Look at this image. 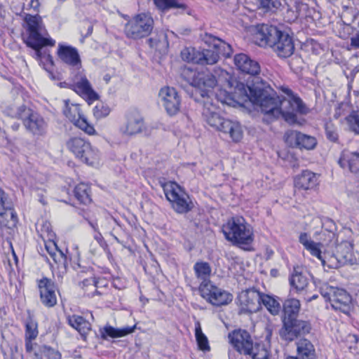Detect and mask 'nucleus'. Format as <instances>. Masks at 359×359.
Returning a JSON list of instances; mask_svg holds the SVG:
<instances>
[{
	"instance_id": "40",
	"label": "nucleus",
	"mask_w": 359,
	"mask_h": 359,
	"mask_svg": "<svg viewBox=\"0 0 359 359\" xmlns=\"http://www.w3.org/2000/svg\"><path fill=\"white\" fill-rule=\"evenodd\" d=\"M256 1L258 4V8L263 10L264 13H274L282 6L280 0H256Z\"/></svg>"
},
{
	"instance_id": "51",
	"label": "nucleus",
	"mask_w": 359,
	"mask_h": 359,
	"mask_svg": "<svg viewBox=\"0 0 359 359\" xmlns=\"http://www.w3.org/2000/svg\"><path fill=\"white\" fill-rule=\"evenodd\" d=\"M93 112L96 118H100L107 116L109 113V109L108 107H106L102 104L96 105L94 108Z\"/></svg>"
},
{
	"instance_id": "54",
	"label": "nucleus",
	"mask_w": 359,
	"mask_h": 359,
	"mask_svg": "<svg viewBox=\"0 0 359 359\" xmlns=\"http://www.w3.org/2000/svg\"><path fill=\"white\" fill-rule=\"evenodd\" d=\"M298 13L297 11H292L290 9H287V16L288 21H294L298 18Z\"/></svg>"
},
{
	"instance_id": "43",
	"label": "nucleus",
	"mask_w": 359,
	"mask_h": 359,
	"mask_svg": "<svg viewBox=\"0 0 359 359\" xmlns=\"http://www.w3.org/2000/svg\"><path fill=\"white\" fill-rule=\"evenodd\" d=\"M213 46L218 52V55L220 53L226 57H229L232 53L231 46L219 39L213 38Z\"/></svg>"
},
{
	"instance_id": "49",
	"label": "nucleus",
	"mask_w": 359,
	"mask_h": 359,
	"mask_svg": "<svg viewBox=\"0 0 359 359\" xmlns=\"http://www.w3.org/2000/svg\"><path fill=\"white\" fill-rule=\"evenodd\" d=\"M234 65L241 72H247V55L243 53L236 55Z\"/></svg>"
},
{
	"instance_id": "12",
	"label": "nucleus",
	"mask_w": 359,
	"mask_h": 359,
	"mask_svg": "<svg viewBox=\"0 0 359 359\" xmlns=\"http://www.w3.org/2000/svg\"><path fill=\"white\" fill-rule=\"evenodd\" d=\"M262 304L272 315L280 312V304L276 299L255 287L248 288V312L259 311Z\"/></svg>"
},
{
	"instance_id": "15",
	"label": "nucleus",
	"mask_w": 359,
	"mask_h": 359,
	"mask_svg": "<svg viewBox=\"0 0 359 359\" xmlns=\"http://www.w3.org/2000/svg\"><path fill=\"white\" fill-rule=\"evenodd\" d=\"M70 88L79 96L86 100L88 104L95 102L99 98L98 94L93 88L90 82L82 72H79L74 76Z\"/></svg>"
},
{
	"instance_id": "48",
	"label": "nucleus",
	"mask_w": 359,
	"mask_h": 359,
	"mask_svg": "<svg viewBox=\"0 0 359 359\" xmlns=\"http://www.w3.org/2000/svg\"><path fill=\"white\" fill-rule=\"evenodd\" d=\"M346 119L351 130L359 134V111H353Z\"/></svg>"
},
{
	"instance_id": "32",
	"label": "nucleus",
	"mask_w": 359,
	"mask_h": 359,
	"mask_svg": "<svg viewBox=\"0 0 359 359\" xmlns=\"http://www.w3.org/2000/svg\"><path fill=\"white\" fill-rule=\"evenodd\" d=\"M300 302L295 298H288L283 304V320L296 318L300 311Z\"/></svg>"
},
{
	"instance_id": "18",
	"label": "nucleus",
	"mask_w": 359,
	"mask_h": 359,
	"mask_svg": "<svg viewBox=\"0 0 359 359\" xmlns=\"http://www.w3.org/2000/svg\"><path fill=\"white\" fill-rule=\"evenodd\" d=\"M40 299L47 307H53L57 303L56 286L49 278H43L38 280Z\"/></svg>"
},
{
	"instance_id": "8",
	"label": "nucleus",
	"mask_w": 359,
	"mask_h": 359,
	"mask_svg": "<svg viewBox=\"0 0 359 359\" xmlns=\"http://www.w3.org/2000/svg\"><path fill=\"white\" fill-rule=\"evenodd\" d=\"M320 292L326 301L330 302L331 306L334 310L344 313L349 312L351 297L345 290L334 287L324 283L320 286Z\"/></svg>"
},
{
	"instance_id": "57",
	"label": "nucleus",
	"mask_w": 359,
	"mask_h": 359,
	"mask_svg": "<svg viewBox=\"0 0 359 359\" xmlns=\"http://www.w3.org/2000/svg\"><path fill=\"white\" fill-rule=\"evenodd\" d=\"M327 137L332 141L334 142L337 139V135L334 132L327 130Z\"/></svg>"
},
{
	"instance_id": "30",
	"label": "nucleus",
	"mask_w": 359,
	"mask_h": 359,
	"mask_svg": "<svg viewBox=\"0 0 359 359\" xmlns=\"http://www.w3.org/2000/svg\"><path fill=\"white\" fill-rule=\"evenodd\" d=\"M231 344L241 354L247 355V332L245 330H235L229 334Z\"/></svg>"
},
{
	"instance_id": "52",
	"label": "nucleus",
	"mask_w": 359,
	"mask_h": 359,
	"mask_svg": "<svg viewBox=\"0 0 359 359\" xmlns=\"http://www.w3.org/2000/svg\"><path fill=\"white\" fill-rule=\"evenodd\" d=\"M6 200V196L4 191L0 188V212L10 207L6 206L5 202Z\"/></svg>"
},
{
	"instance_id": "22",
	"label": "nucleus",
	"mask_w": 359,
	"mask_h": 359,
	"mask_svg": "<svg viewBox=\"0 0 359 359\" xmlns=\"http://www.w3.org/2000/svg\"><path fill=\"white\" fill-rule=\"evenodd\" d=\"M335 252L340 265L355 264L357 257L353 252V245L348 241H343L335 246Z\"/></svg>"
},
{
	"instance_id": "47",
	"label": "nucleus",
	"mask_w": 359,
	"mask_h": 359,
	"mask_svg": "<svg viewBox=\"0 0 359 359\" xmlns=\"http://www.w3.org/2000/svg\"><path fill=\"white\" fill-rule=\"evenodd\" d=\"M25 339H35L39 334L37 323L33 320L26 323Z\"/></svg>"
},
{
	"instance_id": "42",
	"label": "nucleus",
	"mask_w": 359,
	"mask_h": 359,
	"mask_svg": "<svg viewBox=\"0 0 359 359\" xmlns=\"http://www.w3.org/2000/svg\"><path fill=\"white\" fill-rule=\"evenodd\" d=\"M156 6L161 11L179 8L184 9L186 6L180 0H154Z\"/></svg>"
},
{
	"instance_id": "26",
	"label": "nucleus",
	"mask_w": 359,
	"mask_h": 359,
	"mask_svg": "<svg viewBox=\"0 0 359 359\" xmlns=\"http://www.w3.org/2000/svg\"><path fill=\"white\" fill-rule=\"evenodd\" d=\"M135 329L136 325L117 328L107 325L100 329V333L102 339L107 340L109 338L114 339L126 337L133 333Z\"/></svg>"
},
{
	"instance_id": "35",
	"label": "nucleus",
	"mask_w": 359,
	"mask_h": 359,
	"mask_svg": "<svg viewBox=\"0 0 359 359\" xmlns=\"http://www.w3.org/2000/svg\"><path fill=\"white\" fill-rule=\"evenodd\" d=\"M88 142V141L83 138L74 137L67 141L66 146L68 150L78 158L79 156H82V155H81L82 150L85 149Z\"/></svg>"
},
{
	"instance_id": "24",
	"label": "nucleus",
	"mask_w": 359,
	"mask_h": 359,
	"mask_svg": "<svg viewBox=\"0 0 359 359\" xmlns=\"http://www.w3.org/2000/svg\"><path fill=\"white\" fill-rule=\"evenodd\" d=\"M49 224L43 225V228L46 229L47 236L48 237V241H44L46 250L55 263L62 262L65 260V255L62 250L58 249L55 242L53 240L54 233L49 230Z\"/></svg>"
},
{
	"instance_id": "11",
	"label": "nucleus",
	"mask_w": 359,
	"mask_h": 359,
	"mask_svg": "<svg viewBox=\"0 0 359 359\" xmlns=\"http://www.w3.org/2000/svg\"><path fill=\"white\" fill-rule=\"evenodd\" d=\"M276 27L266 24L248 26V35L253 43L259 46L272 47L280 34Z\"/></svg>"
},
{
	"instance_id": "44",
	"label": "nucleus",
	"mask_w": 359,
	"mask_h": 359,
	"mask_svg": "<svg viewBox=\"0 0 359 359\" xmlns=\"http://www.w3.org/2000/svg\"><path fill=\"white\" fill-rule=\"evenodd\" d=\"M195 336L198 347L202 351H209L210 346L206 336L203 333L200 324L198 323L195 328Z\"/></svg>"
},
{
	"instance_id": "21",
	"label": "nucleus",
	"mask_w": 359,
	"mask_h": 359,
	"mask_svg": "<svg viewBox=\"0 0 359 359\" xmlns=\"http://www.w3.org/2000/svg\"><path fill=\"white\" fill-rule=\"evenodd\" d=\"M57 55L60 60L67 65L76 69L81 67V60L76 48L59 43Z\"/></svg>"
},
{
	"instance_id": "19",
	"label": "nucleus",
	"mask_w": 359,
	"mask_h": 359,
	"mask_svg": "<svg viewBox=\"0 0 359 359\" xmlns=\"http://www.w3.org/2000/svg\"><path fill=\"white\" fill-rule=\"evenodd\" d=\"M143 117L137 110H130L126 114V122L121 128V132L126 135H134L144 129Z\"/></svg>"
},
{
	"instance_id": "31",
	"label": "nucleus",
	"mask_w": 359,
	"mask_h": 359,
	"mask_svg": "<svg viewBox=\"0 0 359 359\" xmlns=\"http://www.w3.org/2000/svg\"><path fill=\"white\" fill-rule=\"evenodd\" d=\"M67 321L69 325L76 330L83 337L86 336L91 329L90 323L81 316H69Z\"/></svg>"
},
{
	"instance_id": "1",
	"label": "nucleus",
	"mask_w": 359,
	"mask_h": 359,
	"mask_svg": "<svg viewBox=\"0 0 359 359\" xmlns=\"http://www.w3.org/2000/svg\"><path fill=\"white\" fill-rule=\"evenodd\" d=\"M261 66L248 57V101L263 114V121L271 123L283 117L287 122L296 121L297 113L306 114V107L302 99L287 86H281L279 90L287 97L279 96L261 77Z\"/></svg>"
},
{
	"instance_id": "45",
	"label": "nucleus",
	"mask_w": 359,
	"mask_h": 359,
	"mask_svg": "<svg viewBox=\"0 0 359 359\" xmlns=\"http://www.w3.org/2000/svg\"><path fill=\"white\" fill-rule=\"evenodd\" d=\"M199 50L192 47L184 48L181 51L182 59L188 62L198 63V53Z\"/></svg>"
},
{
	"instance_id": "27",
	"label": "nucleus",
	"mask_w": 359,
	"mask_h": 359,
	"mask_svg": "<svg viewBox=\"0 0 359 359\" xmlns=\"http://www.w3.org/2000/svg\"><path fill=\"white\" fill-rule=\"evenodd\" d=\"M339 165L353 173L359 172V152H343L339 160Z\"/></svg>"
},
{
	"instance_id": "10",
	"label": "nucleus",
	"mask_w": 359,
	"mask_h": 359,
	"mask_svg": "<svg viewBox=\"0 0 359 359\" xmlns=\"http://www.w3.org/2000/svg\"><path fill=\"white\" fill-rule=\"evenodd\" d=\"M166 198L179 213L187 212L191 209L189 196L174 182H168L163 185Z\"/></svg>"
},
{
	"instance_id": "20",
	"label": "nucleus",
	"mask_w": 359,
	"mask_h": 359,
	"mask_svg": "<svg viewBox=\"0 0 359 359\" xmlns=\"http://www.w3.org/2000/svg\"><path fill=\"white\" fill-rule=\"evenodd\" d=\"M272 48L280 57H288L294 51V44L292 37L285 32H280Z\"/></svg>"
},
{
	"instance_id": "33",
	"label": "nucleus",
	"mask_w": 359,
	"mask_h": 359,
	"mask_svg": "<svg viewBox=\"0 0 359 359\" xmlns=\"http://www.w3.org/2000/svg\"><path fill=\"white\" fill-rule=\"evenodd\" d=\"M298 359H316V353L313 345L306 339H300L297 342Z\"/></svg>"
},
{
	"instance_id": "61",
	"label": "nucleus",
	"mask_w": 359,
	"mask_h": 359,
	"mask_svg": "<svg viewBox=\"0 0 359 359\" xmlns=\"http://www.w3.org/2000/svg\"><path fill=\"white\" fill-rule=\"evenodd\" d=\"M316 298H318V295L317 294H313L311 297L306 298V301L309 302H311L313 299H316Z\"/></svg>"
},
{
	"instance_id": "13",
	"label": "nucleus",
	"mask_w": 359,
	"mask_h": 359,
	"mask_svg": "<svg viewBox=\"0 0 359 359\" xmlns=\"http://www.w3.org/2000/svg\"><path fill=\"white\" fill-rule=\"evenodd\" d=\"M63 113L74 126L86 134L89 135L96 134V130L93 126L90 124L86 117L81 114V108L79 104L69 103V100H65Z\"/></svg>"
},
{
	"instance_id": "3",
	"label": "nucleus",
	"mask_w": 359,
	"mask_h": 359,
	"mask_svg": "<svg viewBox=\"0 0 359 359\" xmlns=\"http://www.w3.org/2000/svg\"><path fill=\"white\" fill-rule=\"evenodd\" d=\"M22 27L25 29L23 40L27 46L34 50L35 58L37 60L45 59L53 63L51 55L41 51L43 47L55 44V41L50 37L41 17L37 14H25Z\"/></svg>"
},
{
	"instance_id": "39",
	"label": "nucleus",
	"mask_w": 359,
	"mask_h": 359,
	"mask_svg": "<svg viewBox=\"0 0 359 359\" xmlns=\"http://www.w3.org/2000/svg\"><path fill=\"white\" fill-rule=\"evenodd\" d=\"M74 195L81 203L88 204L91 201L90 187L85 183H80L75 187Z\"/></svg>"
},
{
	"instance_id": "6",
	"label": "nucleus",
	"mask_w": 359,
	"mask_h": 359,
	"mask_svg": "<svg viewBox=\"0 0 359 359\" xmlns=\"http://www.w3.org/2000/svg\"><path fill=\"white\" fill-rule=\"evenodd\" d=\"M154 21L149 13H141L132 17L124 26L127 38L137 40L148 36L154 29Z\"/></svg>"
},
{
	"instance_id": "55",
	"label": "nucleus",
	"mask_w": 359,
	"mask_h": 359,
	"mask_svg": "<svg viewBox=\"0 0 359 359\" xmlns=\"http://www.w3.org/2000/svg\"><path fill=\"white\" fill-rule=\"evenodd\" d=\"M94 239L97 241V243L103 246L104 245V238L102 235L99 232H95V235L93 236Z\"/></svg>"
},
{
	"instance_id": "37",
	"label": "nucleus",
	"mask_w": 359,
	"mask_h": 359,
	"mask_svg": "<svg viewBox=\"0 0 359 359\" xmlns=\"http://www.w3.org/2000/svg\"><path fill=\"white\" fill-rule=\"evenodd\" d=\"M219 60L218 52L216 50L206 49L199 50L198 61L199 65H214Z\"/></svg>"
},
{
	"instance_id": "36",
	"label": "nucleus",
	"mask_w": 359,
	"mask_h": 359,
	"mask_svg": "<svg viewBox=\"0 0 359 359\" xmlns=\"http://www.w3.org/2000/svg\"><path fill=\"white\" fill-rule=\"evenodd\" d=\"M292 135L294 136L297 144L301 148L308 150L313 149L317 144L316 138L312 136L297 131L294 132Z\"/></svg>"
},
{
	"instance_id": "50",
	"label": "nucleus",
	"mask_w": 359,
	"mask_h": 359,
	"mask_svg": "<svg viewBox=\"0 0 359 359\" xmlns=\"http://www.w3.org/2000/svg\"><path fill=\"white\" fill-rule=\"evenodd\" d=\"M237 305L240 307L239 313L247 312V290H242L236 299Z\"/></svg>"
},
{
	"instance_id": "34",
	"label": "nucleus",
	"mask_w": 359,
	"mask_h": 359,
	"mask_svg": "<svg viewBox=\"0 0 359 359\" xmlns=\"http://www.w3.org/2000/svg\"><path fill=\"white\" fill-rule=\"evenodd\" d=\"M196 277L201 280L202 284H211L209 278L211 274V267L208 262H198L194 266Z\"/></svg>"
},
{
	"instance_id": "5",
	"label": "nucleus",
	"mask_w": 359,
	"mask_h": 359,
	"mask_svg": "<svg viewBox=\"0 0 359 359\" xmlns=\"http://www.w3.org/2000/svg\"><path fill=\"white\" fill-rule=\"evenodd\" d=\"M299 241L311 255L316 257L320 261L325 270L337 269L341 266L335 250H333L329 247L322 251V244L312 241L306 233H301Z\"/></svg>"
},
{
	"instance_id": "7",
	"label": "nucleus",
	"mask_w": 359,
	"mask_h": 359,
	"mask_svg": "<svg viewBox=\"0 0 359 359\" xmlns=\"http://www.w3.org/2000/svg\"><path fill=\"white\" fill-rule=\"evenodd\" d=\"M14 116L22 120L25 129L34 135H43L47 130L44 118L32 109L22 105L17 108Z\"/></svg>"
},
{
	"instance_id": "17",
	"label": "nucleus",
	"mask_w": 359,
	"mask_h": 359,
	"mask_svg": "<svg viewBox=\"0 0 359 359\" xmlns=\"http://www.w3.org/2000/svg\"><path fill=\"white\" fill-rule=\"evenodd\" d=\"M159 97L168 114L172 116L179 112L181 98L174 88H162L159 92Z\"/></svg>"
},
{
	"instance_id": "63",
	"label": "nucleus",
	"mask_w": 359,
	"mask_h": 359,
	"mask_svg": "<svg viewBox=\"0 0 359 359\" xmlns=\"http://www.w3.org/2000/svg\"><path fill=\"white\" fill-rule=\"evenodd\" d=\"M278 273V271L277 269H271V275L272 276H276Z\"/></svg>"
},
{
	"instance_id": "56",
	"label": "nucleus",
	"mask_w": 359,
	"mask_h": 359,
	"mask_svg": "<svg viewBox=\"0 0 359 359\" xmlns=\"http://www.w3.org/2000/svg\"><path fill=\"white\" fill-rule=\"evenodd\" d=\"M351 44L355 48H359V34L351 39Z\"/></svg>"
},
{
	"instance_id": "14",
	"label": "nucleus",
	"mask_w": 359,
	"mask_h": 359,
	"mask_svg": "<svg viewBox=\"0 0 359 359\" xmlns=\"http://www.w3.org/2000/svg\"><path fill=\"white\" fill-rule=\"evenodd\" d=\"M283 325L280 330V337L288 341H293L299 336L306 334L311 330V325L308 321L292 318L283 320Z\"/></svg>"
},
{
	"instance_id": "38",
	"label": "nucleus",
	"mask_w": 359,
	"mask_h": 359,
	"mask_svg": "<svg viewBox=\"0 0 359 359\" xmlns=\"http://www.w3.org/2000/svg\"><path fill=\"white\" fill-rule=\"evenodd\" d=\"M61 359V354L57 351L48 346H42L34 354L33 359Z\"/></svg>"
},
{
	"instance_id": "59",
	"label": "nucleus",
	"mask_w": 359,
	"mask_h": 359,
	"mask_svg": "<svg viewBox=\"0 0 359 359\" xmlns=\"http://www.w3.org/2000/svg\"><path fill=\"white\" fill-rule=\"evenodd\" d=\"M29 6L31 8H34V10H36L39 6V3L38 0H31L29 3Z\"/></svg>"
},
{
	"instance_id": "58",
	"label": "nucleus",
	"mask_w": 359,
	"mask_h": 359,
	"mask_svg": "<svg viewBox=\"0 0 359 359\" xmlns=\"http://www.w3.org/2000/svg\"><path fill=\"white\" fill-rule=\"evenodd\" d=\"M254 234L253 233H250V229H248V251L254 250V248L250 246L251 242L253 241Z\"/></svg>"
},
{
	"instance_id": "46",
	"label": "nucleus",
	"mask_w": 359,
	"mask_h": 359,
	"mask_svg": "<svg viewBox=\"0 0 359 359\" xmlns=\"http://www.w3.org/2000/svg\"><path fill=\"white\" fill-rule=\"evenodd\" d=\"M86 283H88L89 287L86 288V294L89 297H93L97 292V280L94 277H90L84 279L81 283V286L83 289H85Z\"/></svg>"
},
{
	"instance_id": "25",
	"label": "nucleus",
	"mask_w": 359,
	"mask_h": 359,
	"mask_svg": "<svg viewBox=\"0 0 359 359\" xmlns=\"http://www.w3.org/2000/svg\"><path fill=\"white\" fill-rule=\"evenodd\" d=\"M318 184V176L317 174L310 170H304L294 178V187L299 189H312L315 188Z\"/></svg>"
},
{
	"instance_id": "16",
	"label": "nucleus",
	"mask_w": 359,
	"mask_h": 359,
	"mask_svg": "<svg viewBox=\"0 0 359 359\" xmlns=\"http://www.w3.org/2000/svg\"><path fill=\"white\" fill-rule=\"evenodd\" d=\"M203 297L215 306L226 305L232 301V294L212 284H202L199 287Z\"/></svg>"
},
{
	"instance_id": "28",
	"label": "nucleus",
	"mask_w": 359,
	"mask_h": 359,
	"mask_svg": "<svg viewBox=\"0 0 359 359\" xmlns=\"http://www.w3.org/2000/svg\"><path fill=\"white\" fill-rule=\"evenodd\" d=\"M18 223V216L11 208L0 212V229L2 231L10 233Z\"/></svg>"
},
{
	"instance_id": "9",
	"label": "nucleus",
	"mask_w": 359,
	"mask_h": 359,
	"mask_svg": "<svg viewBox=\"0 0 359 359\" xmlns=\"http://www.w3.org/2000/svg\"><path fill=\"white\" fill-rule=\"evenodd\" d=\"M222 232L226 240L246 250L247 233L243 217H236L228 220L222 226Z\"/></svg>"
},
{
	"instance_id": "60",
	"label": "nucleus",
	"mask_w": 359,
	"mask_h": 359,
	"mask_svg": "<svg viewBox=\"0 0 359 359\" xmlns=\"http://www.w3.org/2000/svg\"><path fill=\"white\" fill-rule=\"evenodd\" d=\"M34 191L38 192V195L40 196H43V193L45 191V189H41V188H39L37 187H34L32 188Z\"/></svg>"
},
{
	"instance_id": "64",
	"label": "nucleus",
	"mask_w": 359,
	"mask_h": 359,
	"mask_svg": "<svg viewBox=\"0 0 359 359\" xmlns=\"http://www.w3.org/2000/svg\"><path fill=\"white\" fill-rule=\"evenodd\" d=\"M110 76L107 74L104 76V80L106 81V83H108L110 81Z\"/></svg>"
},
{
	"instance_id": "4",
	"label": "nucleus",
	"mask_w": 359,
	"mask_h": 359,
	"mask_svg": "<svg viewBox=\"0 0 359 359\" xmlns=\"http://www.w3.org/2000/svg\"><path fill=\"white\" fill-rule=\"evenodd\" d=\"M203 116L210 127L228 135L233 141L238 142L243 137L241 125L238 122L222 117L219 113L218 108L212 102H205Z\"/></svg>"
},
{
	"instance_id": "62",
	"label": "nucleus",
	"mask_w": 359,
	"mask_h": 359,
	"mask_svg": "<svg viewBox=\"0 0 359 359\" xmlns=\"http://www.w3.org/2000/svg\"><path fill=\"white\" fill-rule=\"evenodd\" d=\"M149 42L150 46H151V47H153V46H156V41H154V39H152V38H151V39H149Z\"/></svg>"
},
{
	"instance_id": "53",
	"label": "nucleus",
	"mask_w": 359,
	"mask_h": 359,
	"mask_svg": "<svg viewBox=\"0 0 359 359\" xmlns=\"http://www.w3.org/2000/svg\"><path fill=\"white\" fill-rule=\"evenodd\" d=\"M25 349L27 353H31L34 350V346L36 345L33 343L34 339H25Z\"/></svg>"
},
{
	"instance_id": "23",
	"label": "nucleus",
	"mask_w": 359,
	"mask_h": 359,
	"mask_svg": "<svg viewBox=\"0 0 359 359\" xmlns=\"http://www.w3.org/2000/svg\"><path fill=\"white\" fill-rule=\"evenodd\" d=\"M290 284L297 292L306 290L309 285V279L305 269L299 266H294L289 278Z\"/></svg>"
},
{
	"instance_id": "2",
	"label": "nucleus",
	"mask_w": 359,
	"mask_h": 359,
	"mask_svg": "<svg viewBox=\"0 0 359 359\" xmlns=\"http://www.w3.org/2000/svg\"><path fill=\"white\" fill-rule=\"evenodd\" d=\"M215 76L209 72H196L188 67L182 70V76L191 86L199 88H218L215 97L222 104L233 107H245L247 90L243 83L238 82L226 71L219 69Z\"/></svg>"
},
{
	"instance_id": "41",
	"label": "nucleus",
	"mask_w": 359,
	"mask_h": 359,
	"mask_svg": "<svg viewBox=\"0 0 359 359\" xmlns=\"http://www.w3.org/2000/svg\"><path fill=\"white\" fill-rule=\"evenodd\" d=\"M248 355L251 356L252 359H269V353L265 348L264 345L255 344L250 349L248 348Z\"/></svg>"
},
{
	"instance_id": "29",
	"label": "nucleus",
	"mask_w": 359,
	"mask_h": 359,
	"mask_svg": "<svg viewBox=\"0 0 359 359\" xmlns=\"http://www.w3.org/2000/svg\"><path fill=\"white\" fill-rule=\"evenodd\" d=\"M82 156H79V159L83 163L89 165H98L100 161L101 154L100 151L93 147L90 142L86 146L85 149L82 150Z\"/></svg>"
}]
</instances>
